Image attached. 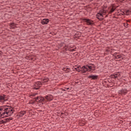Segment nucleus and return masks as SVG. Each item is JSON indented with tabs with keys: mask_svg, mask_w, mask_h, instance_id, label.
Returning a JSON list of instances; mask_svg holds the SVG:
<instances>
[{
	"mask_svg": "<svg viewBox=\"0 0 131 131\" xmlns=\"http://www.w3.org/2000/svg\"><path fill=\"white\" fill-rule=\"evenodd\" d=\"M11 106H8V105H4L1 106V108H0V110H3L5 112H6V113H4V114H10V111H11Z\"/></svg>",
	"mask_w": 131,
	"mask_h": 131,
	"instance_id": "nucleus-1",
	"label": "nucleus"
},
{
	"mask_svg": "<svg viewBox=\"0 0 131 131\" xmlns=\"http://www.w3.org/2000/svg\"><path fill=\"white\" fill-rule=\"evenodd\" d=\"M42 85V83L41 82H37L35 83L34 86H33V90H39V88Z\"/></svg>",
	"mask_w": 131,
	"mask_h": 131,
	"instance_id": "nucleus-2",
	"label": "nucleus"
},
{
	"mask_svg": "<svg viewBox=\"0 0 131 131\" xmlns=\"http://www.w3.org/2000/svg\"><path fill=\"white\" fill-rule=\"evenodd\" d=\"M120 95L122 96H124L127 94V90L126 89H122L118 92Z\"/></svg>",
	"mask_w": 131,
	"mask_h": 131,
	"instance_id": "nucleus-3",
	"label": "nucleus"
},
{
	"mask_svg": "<svg viewBox=\"0 0 131 131\" xmlns=\"http://www.w3.org/2000/svg\"><path fill=\"white\" fill-rule=\"evenodd\" d=\"M83 20L84 22H86V23L88 25H94V21L93 20H92L90 19H86V18L83 19Z\"/></svg>",
	"mask_w": 131,
	"mask_h": 131,
	"instance_id": "nucleus-4",
	"label": "nucleus"
},
{
	"mask_svg": "<svg viewBox=\"0 0 131 131\" xmlns=\"http://www.w3.org/2000/svg\"><path fill=\"white\" fill-rule=\"evenodd\" d=\"M103 14L101 13H98L96 15V18L100 20V21H102L103 20Z\"/></svg>",
	"mask_w": 131,
	"mask_h": 131,
	"instance_id": "nucleus-5",
	"label": "nucleus"
},
{
	"mask_svg": "<svg viewBox=\"0 0 131 131\" xmlns=\"http://www.w3.org/2000/svg\"><path fill=\"white\" fill-rule=\"evenodd\" d=\"M88 70L89 68L88 67V66H84L82 68V69L81 70H80V71H81L82 73H84L85 72H86V71H88Z\"/></svg>",
	"mask_w": 131,
	"mask_h": 131,
	"instance_id": "nucleus-6",
	"label": "nucleus"
},
{
	"mask_svg": "<svg viewBox=\"0 0 131 131\" xmlns=\"http://www.w3.org/2000/svg\"><path fill=\"white\" fill-rule=\"evenodd\" d=\"M49 22H50V20L48 18H46V19H43L42 20H41V24L42 25H46L48 24V23H49Z\"/></svg>",
	"mask_w": 131,
	"mask_h": 131,
	"instance_id": "nucleus-7",
	"label": "nucleus"
},
{
	"mask_svg": "<svg viewBox=\"0 0 131 131\" xmlns=\"http://www.w3.org/2000/svg\"><path fill=\"white\" fill-rule=\"evenodd\" d=\"M88 78H91V79L96 80V79H98V75H91L88 76Z\"/></svg>",
	"mask_w": 131,
	"mask_h": 131,
	"instance_id": "nucleus-8",
	"label": "nucleus"
},
{
	"mask_svg": "<svg viewBox=\"0 0 131 131\" xmlns=\"http://www.w3.org/2000/svg\"><path fill=\"white\" fill-rule=\"evenodd\" d=\"M45 99L48 100V101H52V100H53V96L48 95L45 97Z\"/></svg>",
	"mask_w": 131,
	"mask_h": 131,
	"instance_id": "nucleus-9",
	"label": "nucleus"
},
{
	"mask_svg": "<svg viewBox=\"0 0 131 131\" xmlns=\"http://www.w3.org/2000/svg\"><path fill=\"white\" fill-rule=\"evenodd\" d=\"M6 113V112L4 111L3 113L1 114V117H3V116H5V117H8V116H11V114L8 113V114H4Z\"/></svg>",
	"mask_w": 131,
	"mask_h": 131,
	"instance_id": "nucleus-10",
	"label": "nucleus"
},
{
	"mask_svg": "<svg viewBox=\"0 0 131 131\" xmlns=\"http://www.w3.org/2000/svg\"><path fill=\"white\" fill-rule=\"evenodd\" d=\"M25 114H26V111H21L19 113V116H20V117H22V116H24V115H25Z\"/></svg>",
	"mask_w": 131,
	"mask_h": 131,
	"instance_id": "nucleus-11",
	"label": "nucleus"
},
{
	"mask_svg": "<svg viewBox=\"0 0 131 131\" xmlns=\"http://www.w3.org/2000/svg\"><path fill=\"white\" fill-rule=\"evenodd\" d=\"M40 96H38L36 98H35L36 102H37L38 103H40Z\"/></svg>",
	"mask_w": 131,
	"mask_h": 131,
	"instance_id": "nucleus-12",
	"label": "nucleus"
},
{
	"mask_svg": "<svg viewBox=\"0 0 131 131\" xmlns=\"http://www.w3.org/2000/svg\"><path fill=\"white\" fill-rule=\"evenodd\" d=\"M0 101H6V95H4L3 96H0Z\"/></svg>",
	"mask_w": 131,
	"mask_h": 131,
	"instance_id": "nucleus-13",
	"label": "nucleus"
},
{
	"mask_svg": "<svg viewBox=\"0 0 131 131\" xmlns=\"http://www.w3.org/2000/svg\"><path fill=\"white\" fill-rule=\"evenodd\" d=\"M13 120V118H7L5 119V122L7 123V122H9V121H11V120Z\"/></svg>",
	"mask_w": 131,
	"mask_h": 131,
	"instance_id": "nucleus-14",
	"label": "nucleus"
},
{
	"mask_svg": "<svg viewBox=\"0 0 131 131\" xmlns=\"http://www.w3.org/2000/svg\"><path fill=\"white\" fill-rule=\"evenodd\" d=\"M48 81H49V78H46V79H44L43 80V82H42V85H43V84L46 82H48Z\"/></svg>",
	"mask_w": 131,
	"mask_h": 131,
	"instance_id": "nucleus-15",
	"label": "nucleus"
},
{
	"mask_svg": "<svg viewBox=\"0 0 131 131\" xmlns=\"http://www.w3.org/2000/svg\"><path fill=\"white\" fill-rule=\"evenodd\" d=\"M87 67L89 69H92V70H95V67H92L90 65H87Z\"/></svg>",
	"mask_w": 131,
	"mask_h": 131,
	"instance_id": "nucleus-16",
	"label": "nucleus"
},
{
	"mask_svg": "<svg viewBox=\"0 0 131 131\" xmlns=\"http://www.w3.org/2000/svg\"><path fill=\"white\" fill-rule=\"evenodd\" d=\"M62 70H63V71H66V72H69V68H63L62 69Z\"/></svg>",
	"mask_w": 131,
	"mask_h": 131,
	"instance_id": "nucleus-17",
	"label": "nucleus"
},
{
	"mask_svg": "<svg viewBox=\"0 0 131 131\" xmlns=\"http://www.w3.org/2000/svg\"><path fill=\"white\" fill-rule=\"evenodd\" d=\"M106 10H104V9H102L100 11V13L101 14H104V13H106Z\"/></svg>",
	"mask_w": 131,
	"mask_h": 131,
	"instance_id": "nucleus-18",
	"label": "nucleus"
},
{
	"mask_svg": "<svg viewBox=\"0 0 131 131\" xmlns=\"http://www.w3.org/2000/svg\"><path fill=\"white\" fill-rule=\"evenodd\" d=\"M122 56L121 55L115 56V59H121Z\"/></svg>",
	"mask_w": 131,
	"mask_h": 131,
	"instance_id": "nucleus-19",
	"label": "nucleus"
},
{
	"mask_svg": "<svg viewBox=\"0 0 131 131\" xmlns=\"http://www.w3.org/2000/svg\"><path fill=\"white\" fill-rule=\"evenodd\" d=\"M124 14L126 15H129V10H127L124 11Z\"/></svg>",
	"mask_w": 131,
	"mask_h": 131,
	"instance_id": "nucleus-20",
	"label": "nucleus"
},
{
	"mask_svg": "<svg viewBox=\"0 0 131 131\" xmlns=\"http://www.w3.org/2000/svg\"><path fill=\"white\" fill-rule=\"evenodd\" d=\"M74 70H76V71H78L79 70V67H75L73 68Z\"/></svg>",
	"mask_w": 131,
	"mask_h": 131,
	"instance_id": "nucleus-21",
	"label": "nucleus"
},
{
	"mask_svg": "<svg viewBox=\"0 0 131 131\" xmlns=\"http://www.w3.org/2000/svg\"><path fill=\"white\" fill-rule=\"evenodd\" d=\"M43 101H45V98H43V97H41L40 99V103H42Z\"/></svg>",
	"mask_w": 131,
	"mask_h": 131,
	"instance_id": "nucleus-22",
	"label": "nucleus"
},
{
	"mask_svg": "<svg viewBox=\"0 0 131 131\" xmlns=\"http://www.w3.org/2000/svg\"><path fill=\"white\" fill-rule=\"evenodd\" d=\"M115 11V9L113 8V7L111 9V11H110V14H112L113 12Z\"/></svg>",
	"mask_w": 131,
	"mask_h": 131,
	"instance_id": "nucleus-23",
	"label": "nucleus"
},
{
	"mask_svg": "<svg viewBox=\"0 0 131 131\" xmlns=\"http://www.w3.org/2000/svg\"><path fill=\"white\" fill-rule=\"evenodd\" d=\"M10 110L11 111H10V115H12V114L14 113V112H13V108L12 107L10 108Z\"/></svg>",
	"mask_w": 131,
	"mask_h": 131,
	"instance_id": "nucleus-24",
	"label": "nucleus"
},
{
	"mask_svg": "<svg viewBox=\"0 0 131 131\" xmlns=\"http://www.w3.org/2000/svg\"><path fill=\"white\" fill-rule=\"evenodd\" d=\"M118 77V74H115L113 75V78H117Z\"/></svg>",
	"mask_w": 131,
	"mask_h": 131,
	"instance_id": "nucleus-25",
	"label": "nucleus"
},
{
	"mask_svg": "<svg viewBox=\"0 0 131 131\" xmlns=\"http://www.w3.org/2000/svg\"><path fill=\"white\" fill-rule=\"evenodd\" d=\"M128 25V24H127V23L124 24V26H125V27H126Z\"/></svg>",
	"mask_w": 131,
	"mask_h": 131,
	"instance_id": "nucleus-26",
	"label": "nucleus"
},
{
	"mask_svg": "<svg viewBox=\"0 0 131 131\" xmlns=\"http://www.w3.org/2000/svg\"><path fill=\"white\" fill-rule=\"evenodd\" d=\"M1 122V123H6V120H5V121L2 120Z\"/></svg>",
	"mask_w": 131,
	"mask_h": 131,
	"instance_id": "nucleus-27",
	"label": "nucleus"
},
{
	"mask_svg": "<svg viewBox=\"0 0 131 131\" xmlns=\"http://www.w3.org/2000/svg\"><path fill=\"white\" fill-rule=\"evenodd\" d=\"M119 2H120V3H122L123 2H124V0H119Z\"/></svg>",
	"mask_w": 131,
	"mask_h": 131,
	"instance_id": "nucleus-28",
	"label": "nucleus"
},
{
	"mask_svg": "<svg viewBox=\"0 0 131 131\" xmlns=\"http://www.w3.org/2000/svg\"><path fill=\"white\" fill-rule=\"evenodd\" d=\"M114 55L115 56H116L117 55V52L115 53L114 54Z\"/></svg>",
	"mask_w": 131,
	"mask_h": 131,
	"instance_id": "nucleus-29",
	"label": "nucleus"
},
{
	"mask_svg": "<svg viewBox=\"0 0 131 131\" xmlns=\"http://www.w3.org/2000/svg\"><path fill=\"white\" fill-rule=\"evenodd\" d=\"M74 51V49H71V50H70L71 52H73Z\"/></svg>",
	"mask_w": 131,
	"mask_h": 131,
	"instance_id": "nucleus-30",
	"label": "nucleus"
},
{
	"mask_svg": "<svg viewBox=\"0 0 131 131\" xmlns=\"http://www.w3.org/2000/svg\"><path fill=\"white\" fill-rule=\"evenodd\" d=\"M0 117H2V112H0Z\"/></svg>",
	"mask_w": 131,
	"mask_h": 131,
	"instance_id": "nucleus-31",
	"label": "nucleus"
},
{
	"mask_svg": "<svg viewBox=\"0 0 131 131\" xmlns=\"http://www.w3.org/2000/svg\"><path fill=\"white\" fill-rule=\"evenodd\" d=\"M2 54H3V52H2V51H0V55H2Z\"/></svg>",
	"mask_w": 131,
	"mask_h": 131,
	"instance_id": "nucleus-32",
	"label": "nucleus"
},
{
	"mask_svg": "<svg viewBox=\"0 0 131 131\" xmlns=\"http://www.w3.org/2000/svg\"><path fill=\"white\" fill-rule=\"evenodd\" d=\"M1 108H2V106L0 107V109H1ZM0 111H4V110H0Z\"/></svg>",
	"mask_w": 131,
	"mask_h": 131,
	"instance_id": "nucleus-33",
	"label": "nucleus"
},
{
	"mask_svg": "<svg viewBox=\"0 0 131 131\" xmlns=\"http://www.w3.org/2000/svg\"><path fill=\"white\" fill-rule=\"evenodd\" d=\"M61 115H62V114H64V113H61Z\"/></svg>",
	"mask_w": 131,
	"mask_h": 131,
	"instance_id": "nucleus-34",
	"label": "nucleus"
},
{
	"mask_svg": "<svg viewBox=\"0 0 131 131\" xmlns=\"http://www.w3.org/2000/svg\"><path fill=\"white\" fill-rule=\"evenodd\" d=\"M67 90H69V88H67Z\"/></svg>",
	"mask_w": 131,
	"mask_h": 131,
	"instance_id": "nucleus-35",
	"label": "nucleus"
},
{
	"mask_svg": "<svg viewBox=\"0 0 131 131\" xmlns=\"http://www.w3.org/2000/svg\"><path fill=\"white\" fill-rule=\"evenodd\" d=\"M11 26H13V24H11Z\"/></svg>",
	"mask_w": 131,
	"mask_h": 131,
	"instance_id": "nucleus-36",
	"label": "nucleus"
}]
</instances>
